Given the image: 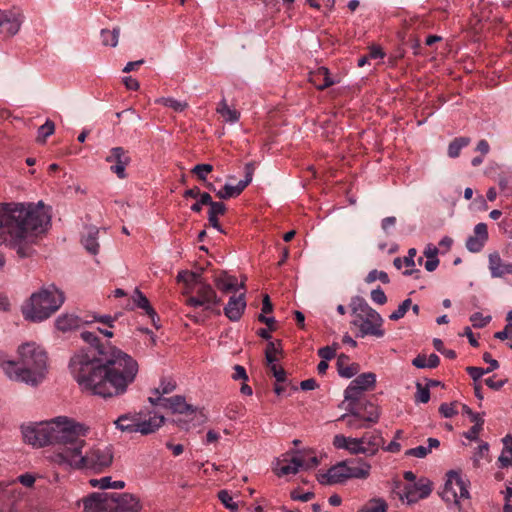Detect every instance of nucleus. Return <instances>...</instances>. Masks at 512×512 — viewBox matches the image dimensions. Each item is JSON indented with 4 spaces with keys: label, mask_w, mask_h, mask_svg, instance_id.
Returning <instances> with one entry per match:
<instances>
[{
    "label": "nucleus",
    "mask_w": 512,
    "mask_h": 512,
    "mask_svg": "<svg viewBox=\"0 0 512 512\" xmlns=\"http://www.w3.org/2000/svg\"><path fill=\"white\" fill-rule=\"evenodd\" d=\"M356 406L359 408L361 418L368 424V426L371 427L379 421L381 409L377 404L370 400H365Z\"/></svg>",
    "instance_id": "21"
},
{
    "label": "nucleus",
    "mask_w": 512,
    "mask_h": 512,
    "mask_svg": "<svg viewBox=\"0 0 512 512\" xmlns=\"http://www.w3.org/2000/svg\"><path fill=\"white\" fill-rule=\"evenodd\" d=\"M227 208L223 202H215L211 200L209 204L208 214L215 216H222L226 213Z\"/></svg>",
    "instance_id": "55"
},
{
    "label": "nucleus",
    "mask_w": 512,
    "mask_h": 512,
    "mask_svg": "<svg viewBox=\"0 0 512 512\" xmlns=\"http://www.w3.org/2000/svg\"><path fill=\"white\" fill-rule=\"evenodd\" d=\"M417 392L415 394V400L421 403H427L430 400V391L428 387L423 386L421 383H416Z\"/></svg>",
    "instance_id": "51"
},
{
    "label": "nucleus",
    "mask_w": 512,
    "mask_h": 512,
    "mask_svg": "<svg viewBox=\"0 0 512 512\" xmlns=\"http://www.w3.org/2000/svg\"><path fill=\"white\" fill-rule=\"evenodd\" d=\"M106 162L115 163L110 167V170L117 175L118 178H126V167L129 165L131 159L123 147H114L110 150V154L106 157Z\"/></svg>",
    "instance_id": "12"
},
{
    "label": "nucleus",
    "mask_w": 512,
    "mask_h": 512,
    "mask_svg": "<svg viewBox=\"0 0 512 512\" xmlns=\"http://www.w3.org/2000/svg\"><path fill=\"white\" fill-rule=\"evenodd\" d=\"M246 309L245 293L231 296L223 309L225 316L233 322L239 321Z\"/></svg>",
    "instance_id": "16"
},
{
    "label": "nucleus",
    "mask_w": 512,
    "mask_h": 512,
    "mask_svg": "<svg viewBox=\"0 0 512 512\" xmlns=\"http://www.w3.org/2000/svg\"><path fill=\"white\" fill-rule=\"evenodd\" d=\"M470 143L469 137H456L450 142L448 146V156L456 158L460 155L461 149L468 146Z\"/></svg>",
    "instance_id": "37"
},
{
    "label": "nucleus",
    "mask_w": 512,
    "mask_h": 512,
    "mask_svg": "<svg viewBox=\"0 0 512 512\" xmlns=\"http://www.w3.org/2000/svg\"><path fill=\"white\" fill-rule=\"evenodd\" d=\"M176 389V382L170 378H162L160 382V386L155 388L152 393L155 397L160 396L163 397L165 394H169Z\"/></svg>",
    "instance_id": "41"
},
{
    "label": "nucleus",
    "mask_w": 512,
    "mask_h": 512,
    "mask_svg": "<svg viewBox=\"0 0 512 512\" xmlns=\"http://www.w3.org/2000/svg\"><path fill=\"white\" fill-rule=\"evenodd\" d=\"M149 402L154 406H160L163 409L170 410L172 413L179 414H195L199 415L201 418L204 417L202 412H197V408L194 406L187 404L186 400L183 396L176 395L170 398L166 397H149Z\"/></svg>",
    "instance_id": "10"
},
{
    "label": "nucleus",
    "mask_w": 512,
    "mask_h": 512,
    "mask_svg": "<svg viewBox=\"0 0 512 512\" xmlns=\"http://www.w3.org/2000/svg\"><path fill=\"white\" fill-rule=\"evenodd\" d=\"M488 228L485 223H478L474 227V235L466 240V248L472 253L480 252L488 240Z\"/></svg>",
    "instance_id": "17"
},
{
    "label": "nucleus",
    "mask_w": 512,
    "mask_h": 512,
    "mask_svg": "<svg viewBox=\"0 0 512 512\" xmlns=\"http://www.w3.org/2000/svg\"><path fill=\"white\" fill-rule=\"evenodd\" d=\"M158 104L169 107L175 112H182L188 107V103L185 101H179L171 97H162L155 101Z\"/></svg>",
    "instance_id": "40"
},
{
    "label": "nucleus",
    "mask_w": 512,
    "mask_h": 512,
    "mask_svg": "<svg viewBox=\"0 0 512 512\" xmlns=\"http://www.w3.org/2000/svg\"><path fill=\"white\" fill-rule=\"evenodd\" d=\"M19 360L8 361L2 367L10 379L32 386L38 385L45 377L47 354L35 343H25L19 347Z\"/></svg>",
    "instance_id": "5"
},
{
    "label": "nucleus",
    "mask_w": 512,
    "mask_h": 512,
    "mask_svg": "<svg viewBox=\"0 0 512 512\" xmlns=\"http://www.w3.org/2000/svg\"><path fill=\"white\" fill-rule=\"evenodd\" d=\"M218 498L231 512H238V503L233 500V496L227 490H220Z\"/></svg>",
    "instance_id": "43"
},
{
    "label": "nucleus",
    "mask_w": 512,
    "mask_h": 512,
    "mask_svg": "<svg viewBox=\"0 0 512 512\" xmlns=\"http://www.w3.org/2000/svg\"><path fill=\"white\" fill-rule=\"evenodd\" d=\"M99 487L101 489H123L125 487V482L121 480L112 481V478L110 476H106L99 479Z\"/></svg>",
    "instance_id": "46"
},
{
    "label": "nucleus",
    "mask_w": 512,
    "mask_h": 512,
    "mask_svg": "<svg viewBox=\"0 0 512 512\" xmlns=\"http://www.w3.org/2000/svg\"><path fill=\"white\" fill-rule=\"evenodd\" d=\"M346 474V462L342 461L333 465L326 473L319 474L317 479L322 485H332L345 482Z\"/></svg>",
    "instance_id": "15"
},
{
    "label": "nucleus",
    "mask_w": 512,
    "mask_h": 512,
    "mask_svg": "<svg viewBox=\"0 0 512 512\" xmlns=\"http://www.w3.org/2000/svg\"><path fill=\"white\" fill-rule=\"evenodd\" d=\"M345 462L347 480L351 478L366 479L369 476L371 466L367 462L355 460H345Z\"/></svg>",
    "instance_id": "23"
},
{
    "label": "nucleus",
    "mask_w": 512,
    "mask_h": 512,
    "mask_svg": "<svg viewBox=\"0 0 512 512\" xmlns=\"http://www.w3.org/2000/svg\"><path fill=\"white\" fill-rule=\"evenodd\" d=\"M379 279L383 284H388L390 282L389 276L384 271H378L376 269L371 270L365 278L366 283H372Z\"/></svg>",
    "instance_id": "45"
},
{
    "label": "nucleus",
    "mask_w": 512,
    "mask_h": 512,
    "mask_svg": "<svg viewBox=\"0 0 512 512\" xmlns=\"http://www.w3.org/2000/svg\"><path fill=\"white\" fill-rule=\"evenodd\" d=\"M81 324V319L73 314H62L55 320V326L59 331L68 332L78 328Z\"/></svg>",
    "instance_id": "28"
},
{
    "label": "nucleus",
    "mask_w": 512,
    "mask_h": 512,
    "mask_svg": "<svg viewBox=\"0 0 512 512\" xmlns=\"http://www.w3.org/2000/svg\"><path fill=\"white\" fill-rule=\"evenodd\" d=\"M351 324L358 327L356 337L374 336L380 338L385 333L382 329L383 318L378 312L355 318Z\"/></svg>",
    "instance_id": "9"
},
{
    "label": "nucleus",
    "mask_w": 512,
    "mask_h": 512,
    "mask_svg": "<svg viewBox=\"0 0 512 512\" xmlns=\"http://www.w3.org/2000/svg\"><path fill=\"white\" fill-rule=\"evenodd\" d=\"M213 171L211 164H197L193 167L191 172L198 177L201 181H206V175Z\"/></svg>",
    "instance_id": "47"
},
{
    "label": "nucleus",
    "mask_w": 512,
    "mask_h": 512,
    "mask_svg": "<svg viewBox=\"0 0 512 512\" xmlns=\"http://www.w3.org/2000/svg\"><path fill=\"white\" fill-rule=\"evenodd\" d=\"M216 196L219 199L226 200L237 197L238 195L236 194L233 185L225 184L222 189L216 191Z\"/></svg>",
    "instance_id": "54"
},
{
    "label": "nucleus",
    "mask_w": 512,
    "mask_h": 512,
    "mask_svg": "<svg viewBox=\"0 0 512 512\" xmlns=\"http://www.w3.org/2000/svg\"><path fill=\"white\" fill-rule=\"evenodd\" d=\"M119 34V27H116L113 30L102 29L100 32L102 44L104 46L116 47L118 44Z\"/></svg>",
    "instance_id": "35"
},
{
    "label": "nucleus",
    "mask_w": 512,
    "mask_h": 512,
    "mask_svg": "<svg viewBox=\"0 0 512 512\" xmlns=\"http://www.w3.org/2000/svg\"><path fill=\"white\" fill-rule=\"evenodd\" d=\"M78 422L65 416L57 417L45 423L21 426V432L25 443L34 447L56 445L55 452H64L75 435Z\"/></svg>",
    "instance_id": "4"
},
{
    "label": "nucleus",
    "mask_w": 512,
    "mask_h": 512,
    "mask_svg": "<svg viewBox=\"0 0 512 512\" xmlns=\"http://www.w3.org/2000/svg\"><path fill=\"white\" fill-rule=\"evenodd\" d=\"M214 284L218 290L224 293L238 291L237 278L235 276L228 275L226 272H221V274L215 276Z\"/></svg>",
    "instance_id": "27"
},
{
    "label": "nucleus",
    "mask_w": 512,
    "mask_h": 512,
    "mask_svg": "<svg viewBox=\"0 0 512 512\" xmlns=\"http://www.w3.org/2000/svg\"><path fill=\"white\" fill-rule=\"evenodd\" d=\"M370 295L372 301L378 305H384L387 302V297L380 287L373 289Z\"/></svg>",
    "instance_id": "58"
},
{
    "label": "nucleus",
    "mask_w": 512,
    "mask_h": 512,
    "mask_svg": "<svg viewBox=\"0 0 512 512\" xmlns=\"http://www.w3.org/2000/svg\"><path fill=\"white\" fill-rule=\"evenodd\" d=\"M309 81L318 90H325L326 88L338 83L339 81L331 76L327 67L321 66L316 70L309 73Z\"/></svg>",
    "instance_id": "18"
},
{
    "label": "nucleus",
    "mask_w": 512,
    "mask_h": 512,
    "mask_svg": "<svg viewBox=\"0 0 512 512\" xmlns=\"http://www.w3.org/2000/svg\"><path fill=\"white\" fill-rule=\"evenodd\" d=\"M188 277L190 282V289L200 286L201 284H205L206 282L203 280L201 273L188 271Z\"/></svg>",
    "instance_id": "62"
},
{
    "label": "nucleus",
    "mask_w": 512,
    "mask_h": 512,
    "mask_svg": "<svg viewBox=\"0 0 512 512\" xmlns=\"http://www.w3.org/2000/svg\"><path fill=\"white\" fill-rule=\"evenodd\" d=\"M176 280L178 282H183L185 284V290L183 292V295H189V294L193 293L194 288L190 289V282H189L187 270L180 271L176 277Z\"/></svg>",
    "instance_id": "57"
},
{
    "label": "nucleus",
    "mask_w": 512,
    "mask_h": 512,
    "mask_svg": "<svg viewBox=\"0 0 512 512\" xmlns=\"http://www.w3.org/2000/svg\"><path fill=\"white\" fill-rule=\"evenodd\" d=\"M55 132V123L47 119L43 125L38 128L37 131V143L44 144L46 139Z\"/></svg>",
    "instance_id": "39"
},
{
    "label": "nucleus",
    "mask_w": 512,
    "mask_h": 512,
    "mask_svg": "<svg viewBox=\"0 0 512 512\" xmlns=\"http://www.w3.org/2000/svg\"><path fill=\"white\" fill-rule=\"evenodd\" d=\"M165 421L164 416L154 415L149 419H142L139 414V422L137 423L136 432H140L143 435L154 433Z\"/></svg>",
    "instance_id": "25"
},
{
    "label": "nucleus",
    "mask_w": 512,
    "mask_h": 512,
    "mask_svg": "<svg viewBox=\"0 0 512 512\" xmlns=\"http://www.w3.org/2000/svg\"><path fill=\"white\" fill-rule=\"evenodd\" d=\"M439 413L445 418H451L457 414V410L453 403H442L439 407Z\"/></svg>",
    "instance_id": "60"
},
{
    "label": "nucleus",
    "mask_w": 512,
    "mask_h": 512,
    "mask_svg": "<svg viewBox=\"0 0 512 512\" xmlns=\"http://www.w3.org/2000/svg\"><path fill=\"white\" fill-rule=\"evenodd\" d=\"M51 226V208L38 203L0 204V244L15 250L20 258L30 257L35 238Z\"/></svg>",
    "instance_id": "2"
},
{
    "label": "nucleus",
    "mask_w": 512,
    "mask_h": 512,
    "mask_svg": "<svg viewBox=\"0 0 512 512\" xmlns=\"http://www.w3.org/2000/svg\"><path fill=\"white\" fill-rule=\"evenodd\" d=\"M387 504L384 500L378 499L374 503L363 510V512H386Z\"/></svg>",
    "instance_id": "63"
},
{
    "label": "nucleus",
    "mask_w": 512,
    "mask_h": 512,
    "mask_svg": "<svg viewBox=\"0 0 512 512\" xmlns=\"http://www.w3.org/2000/svg\"><path fill=\"white\" fill-rule=\"evenodd\" d=\"M303 466L304 461L299 457H292L290 460L278 459L273 467V471L278 477H282L289 474H296Z\"/></svg>",
    "instance_id": "20"
},
{
    "label": "nucleus",
    "mask_w": 512,
    "mask_h": 512,
    "mask_svg": "<svg viewBox=\"0 0 512 512\" xmlns=\"http://www.w3.org/2000/svg\"><path fill=\"white\" fill-rule=\"evenodd\" d=\"M22 15L13 11H0V36L9 38L14 36L20 29Z\"/></svg>",
    "instance_id": "14"
},
{
    "label": "nucleus",
    "mask_w": 512,
    "mask_h": 512,
    "mask_svg": "<svg viewBox=\"0 0 512 512\" xmlns=\"http://www.w3.org/2000/svg\"><path fill=\"white\" fill-rule=\"evenodd\" d=\"M470 321L473 327L483 328L491 321V316L484 317L480 312H476L471 315Z\"/></svg>",
    "instance_id": "53"
},
{
    "label": "nucleus",
    "mask_w": 512,
    "mask_h": 512,
    "mask_svg": "<svg viewBox=\"0 0 512 512\" xmlns=\"http://www.w3.org/2000/svg\"><path fill=\"white\" fill-rule=\"evenodd\" d=\"M349 360L350 358L346 354H340L337 357V371L338 374L343 378H352L359 372V364H349Z\"/></svg>",
    "instance_id": "26"
},
{
    "label": "nucleus",
    "mask_w": 512,
    "mask_h": 512,
    "mask_svg": "<svg viewBox=\"0 0 512 512\" xmlns=\"http://www.w3.org/2000/svg\"><path fill=\"white\" fill-rule=\"evenodd\" d=\"M199 199L191 206V210L195 213H200L202 211V206L210 204L212 197L208 192H203L198 197Z\"/></svg>",
    "instance_id": "49"
},
{
    "label": "nucleus",
    "mask_w": 512,
    "mask_h": 512,
    "mask_svg": "<svg viewBox=\"0 0 512 512\" xmlns=\"http://www.w3.org/2000/svg\"><path fill=\"white\" fill-rule=\"evenodd\" d=\"M110 496L114 500L111 504L112 512H139L141 510L139 499L130 493L110 492Z\"/></svg>",
    "instance_id": "13"
},
{
    "label": "nucleus",
    "mask_w": 512,
    "mask_h": 512,
    "mask_svg": "<svg viewBox=\"0 0 512 512\" xmlns=\"http://www.w3.org/2000/svg\"><path fill=\"white\" fill-rule=\"evenodd\" d=\"M488 268L493 278H501L506 274H512V263H505L497 251L489 254Z\"/></svg>",
    "instance_id": "19"
},
{
    "label": "nucleus",
    "mask_w": 512,
    "mask_h": 512,
    "mask_svg": "<svg viewBox=\"0 0 512 512\" xmlns=\"http://www.w3.org/2000/svg\"><path fill=\"white\" fill-rule=\"evenodd\" d=\"M98 232V229L93 228L88 235L82 239L85 249L93 255H96L99 251V243L97 241Z\"/></svg>",
    "instance_id": "36"
},
{
    "label": "nucleus",
    "mask_w": 512,
    "mask_h": 512,
    "mask_svg": "<svg viewBox=\"0 0 512 512\" xmlns=\"http://www.w3.org/2000/svg\"><path fill=\"white\" fill-rule=\"evenodd\" d=\"M442 499L449 504H453L461 511V501L468 500L470 494L466 481L460 473L451 470L447 473V480L441 492Z\"/></svg>",
    "instance_id": "7"
},
{
    "label": "nucleus",
    "mask_w": 512,
    "mask_h": 512,
    "mask_svg": "<svg viewBox=\"0 0 512 512\" xmlns=\"http://www.w3.org/2000/svg\"><path fill=\"white\" fill-rule=\"evenodd\" d=\"M504 442V450L502 454L499 456L498 461L500 463V467H508L512 466V438L510 436H506L503 439Z\"/></svg>",
    "instance_id": "34"
},
{
    "label": "nucleus",
    "mask_w": 512,
    "mask_h": 512,
    "mask_svg": "<svg viewBox=\"0 0 512 512\" xmlns=\"http://www.w3.org/2000/svg\"><path fill=\"white\" fill-rule=\"evenodd\" d=\"M338 347L339 345L337 343H333L331 346L322 347L318 350V355L322 360H331L336 356V350Z\"/></svg>",
    "instance_id": "48"
},
{
    "label": "nucleus",
    "mask_w": 512,
    "mask_h": 512,
    "mask_svg": "<svg viewBox=\"0 0 512 512\" xmlns=\"http://www.w3.org/2000/svg\"><path fill=\"white\" fill-rule=\"evenodd\" d=\"M88 428L83 424L76 426L69 447L64 452H54L50 459L60 467H70L73 469H87L96 473L104 471L113 461V450L111 446L93 447L85 454L82 453L86 446L85 437Z\"/></svg>",
    "instance_id": "3"
},
{
    "label": "nucleus",
    "mask_w": 512,
    "mask_h": 512,
    "mask_svg": "<svg viewBox=\"0 0 512 512\" xmlns=\"http://www.w3.org/2000/svg\"><path fill=\"white\" fill-rule=\"evenodd\" d=\"M350 307L352 313L355 315V318L367 316L368 314L377 312L372 307H370L367 301L361 296H354L351 299Z\"/></svg>",
    "instance_id": "29"
},
{
    "label": "nucleus",
    "mask_w": 512,
    "mask_h": 512,
    "mask_svg": "<svg viewBox=\"0 0 512 512\" xmlns=\"http://www.w3.org/2000/svg\"><path fill=\"white\" fill-rule=\"evenodd\" d=\"M269 369H270L272 375L274 376V378L276 379L277 383H282V382L286 381V379H287L286 371L281 366L273 365V366L269 367Z\"/></svg>",
    "instance_id": "59"
},
{
    "label": "nucleus",
    "mask_w": 512,
    "mask_h": 512,
    "mask_svg": "<svg viewBox=\"0 0 512 512\" xmlns=\"http://www.w3.org/2000/svg\"><path fill=\"white\" fill-rule=\"evenodd\" d=\"M362 444L364 445L365 454L373 456L379 448L384 444V439L380 432L365 433L362 437Z\"/></svg>",
    "instance_id": "24"
},
{
    "label": "nucleus",
    "mask_w": 512,
    "mask_h": 512,
    "mask_svg": "<svg viewBox=\"0 0 512 512\" xmlns=\"http://www.w3.org/2000/svg\"><path fill=\"white\" fill-rule=\"evenodd\" d=\"M363 391L372 390L376 384V375L372 372L362 373L352 380Z\"/></svg>",
    "instance_id": "32"
},
{
    "label": "nucleus",
    "mask_w": 512,
    "mask_h": 512,
    "mask_svg": "<svg viewBox=\"0 0 512 512\" xmlns=\"http://www.w3.org/2000/svg\"><path fill=\"white\" fill-rule=\"evenodd\" d=\"M139 422V414H124L115 421L116 427L123 432H136L137 423Z\"/></svg>",
    "instance_id": "31"
},
{
    "label": "nucleus",
    "mask_w": 512,
    "mask_h": 512,
    "mask_svg": "<svg viewBox=\"0 0 512 512\" xmlns=\"http://www.w3.org/2000/svg\"><path fill=\"white\" fill-rule=\"evenodd\" d=\"M64 301V292L51 284L32 293L22 305L21 312L27 321L42 322L59 310Z\"/></svg>",
    "instance_id": "6"
},
{
    "label": "nucleus",
    "mask_w": 512,
    "mask_h": 512,
    "mask_svg": "<svg viewBox=\"0 0 512 512\" xmlns=\"http://www.w3.org/2000/svg\"><path fill=\"white\" fill-rule=\"evenodd\" d=\"M110 492H94L82 499L85 512H112Z\"/></svg>",
    "instance_id": "11"
},
{
    "label": "nucleus",
    "mask_w": 512,
    "mask_h": 512,
    "mask_svg": "<svg viewBox=\"0 0 512 512\" xmlns=\"http://www.w3.org/2000/svg\"><path fill=\"white\" fill-rule=\"evenodd\" d=\"M193 293H195V295H192V293L185 295V304L187 306L193 308L203 307L205 311H210L216 315L221 314V311L215 308L220 305L221 298L217 296L215 290L210 284L205 283L195 287Z\"/></svg>",
    "instance_id": "8"
},
{
    "label": "nucleus",
    "mask_w": 512,
    "mask_h": 512,
    "mask_svg": "<svg viewBox=\"0 0 512 512\" xmlns=\"http://www.w3.org/2000/svg\"><path fill=\"white\" fill-rule=\"evenodd\" d=\"M430 453V449L425 446H418L415 448L408 449L405 452L406 456H413L417 458H425Z\"/></svg>",
    "instance_id": "56"
},
{
    "label": "nucleus",
    "mask_w": 512,
    "mask_h": 512,
    "mask_svg": "<svg viewBox=\"0 0 512 512\" xmlns=\"http://www.w3.org/2000/svg\"><path fill=\"white\" fill-rule=\"evenodd\" d=\"M364 392L365 391L360 389L356 384H354L351 381L344 391V401L347 402L346 407L356 406L359 403L365 401L366 399H362V394Z\"/></svg>",
    "instance_id": "30"
},
{
    "label": "nucleus",
    "mask_w": 512,
    "mask_h": 512,
    "mask_svg": "<svg viewBox=\"0 0 512 512\" xmlns=\"http://www.w3.org/2000/svg\"><path fill=\"white\" fill-rule=\"evenodd\" d=\"M412 488L418 491L420 497L423 499L428 497L432 491L431 482L428 479L422 478L414 483H410Z\"/></svg>",
    "instance_id": "42"
},
{
    "label": "nucleus",
    "mask_w": 512,
    "mask_h": 512,
    "mask_svg": "<svg viewBox=\"0 0 512 512\" xmlns=\"http://www.w3.org/2000/svg\"><path fill=\"white\" fill-rule=\"evenodd\" d=\"M412 301L410 298L405 299L398 308L392 312L389 316V319L392 321H397L405 316L407 311L410 309Z\"/></svg>",
    "instance_id": "44"
},
{
    "label": "nucleus",
    "mask_w": 512,
    "mask_h": 512,
    "mask_svg": "<svg viewBox=\"0 0 512 512\" xmlns=\"http://www.w3.org/2000/svg\"><path fill=\"white\" fill-rule=\"evenodd\" d=\"M132 298L135 305L143 309L148 316L155 315V309L151 306L148 298L138 288L134 290Z\"/></svg>",
    "instance_id": "33"
},
{
    "label": "nucleus",
    "mask_w": 512,
    "mask_h": 512,
    "mask_svg": "<svg viewBox=\"0 0 512 512\" xmlns=\"http://www.w3.org/2000/svg\"><path fill=\"white\" fill-rule=\"evenodd\" d=\"M314 496H315V494L313 492H306V493L300 494L298 490H293L290 494V497L292 500L302 501V502L310 501L311 499L314 498Z\"/></svg>",
    "instance_id": "64"
},
{
    "label": "nucleus",
    "mask_w": 512,
    "mask_h": 512,
    "mask_svg": "<svg viewBox=\"0 0 512 512\" xmlns=\"http://www.w3.org/2000/svg\"><path fill=\"white\" fill-rule=\"evenodd\" d=\"M401 499H406L408 504H412L423 498L420 497L418 491H416L410 484H408L404 488V493L401 496Z\"/></svg>",
    "instance_id": "50"
},
{
    "label": "nucleus",
    "mask_w": 512,
    "mask_h": 512,
    "mask_svg": "<svg viewBox=\"0 0 512 512\" xmlns=\"http://www.w3.org/2000/svg\"><path fill=\"white\" fill-rule=\"evenodd\" d=\"M347 412L341 415L337 421H343L346 423V426L350 429H362L369 428L368 424L361 418V413L359 412V408L357 406L346 407Z\"/></svg>",
    "instance_id": "22"
},
{
    "label": "nucleus",
    "mask_w": 512,
    "mask_h": 512,
    "mask_svg": "<svg viewBox=\"0 0 512 512\" xmlns=\"http://www.w3.org/2000/svg\"><path fill=\"white\" fill-rule=\"evenodd\" d=\"M347 450L351 454H365L364 445L362 444L361 437L360 438H350Z\"/></svg>",
    "instance_id": "52"
},
{
    "label": "nucleus",
    "mask_w": 512,
    "mask_h": 512,
    "mask_svg": "<svg viewBox=\"0 0 512 512\" xmlns=\"http://www.w3.org/2000/svg\"><path fill=\"white\" fill-rule=\"evenodd\" d=\"M466 372L475 382L478 381L484 374H487V371L484 368L475 366L466 367Z\"/></svg>",
    "instance_id": "61"
},
{
    "label": "nucleus",
    "mask_w": 512,
    "mask_h": 512,
    "mask_svg": "<svg viewBox=\"0 0 512 512\" xmlns=\"http://www.w3.org/2000/svg\"><path fill=\"white\" fill-rule=\"evenodd\" d=\"M217 112L221 114V116L227 121V122H237L240 117V113L236 111L235 109H231L225 100L221 101L219 104V107L217 108Z\"/></svg>",
    "instance_id": "38"
},
{
    "label": "nucleus",
    "mask_w": 512,
    "mask_h": 512,
    "mask_svg": "<svg viewBox=\"0 0 512 512\" xmlns=\"http://www.w3.org/2000/svg\"><path fill=\"white\" fill-rule=\"evenodd\" d=\"M90 346L76 352L69 369L78 385L93 395L112 398L123 395L138 373L137 361L116 346H105L95 332L83 331Z\"/></svg>",
    "instance_id": "1"
}]
</instances>
